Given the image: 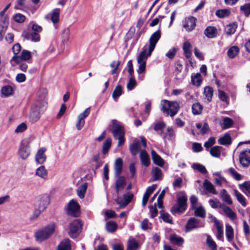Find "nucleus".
I'll return each instance as SVG.
<instances>
[{"label": "nucleus", "instance_id": "obj_1", "mask_svg": "<svg viewBox=\"0 0 250 250\" xmlns=\"http://www.w3.org/2000/svg\"><path fill=\"white\" fill-rule=\"evenodd\" d=\"M47 103L43 100L36 101L33 104L29 114V119L32 123L37 122L46 108Z\"/></svg>", "mask_w": 250, "mask_h": 250}, {"label": "nucleus", "instance_id": "obj_2", "mask_svg": "<svg viewBox=\"0 0 250 250\" xmlns=\"http://www.w3.org/2000/svg\"><path fill=\"white\" fill-rule=\"evenodd\" d=\"M176 204L171 208L173 214L183 213L187 208L188 198L184 191H181L177 194Z\"/></svg>", "mask_w": 250, "mask_h": 250}, {"label": "nucleus", "instance_id": "obj_3", "mask_svg": "<svg viewBox=\"0 0 250 250\" xmlns=\"http://www.w3.org/2000/svg\"><path fill=\"white\" fill-rule=\"evenodd\" d=\"M112 126L110 129L114 138L118 140V146L123 145L125 141V130L124 126L117 120L112 121Z\"/></svg>", "mask_w": 250, "mask_h": 250}, {"label": "nucleus", "instance_id": "obj_4", "mask_svg": "<svg viewBox=\"0 0 250 250\" xmlns=\"http://www.w3.org/2000/svg\"><path fill=\"white\" fill-rule=\"evenodd\" d=\"M161 111L166 116L173 117L178 112L179 109L178 104L176 102H170L167 100H163L161 103Z\"/></svg>", "mask_w": 250, "mask_h": 250}, {"label": "nucleus", "instance_id": "obj_5", "mask_svg": "<svg viewBox=\"0 0 250 250\" xmlns=\"http://www.w3.org/2000/svg\"><path fill=\"white\" fill-rule=\"evenodd\" d=\"M54 229V226L51 225L38 230L35 233L36 240L42 242L48 239L53 233Z\"/></svg>", "mask_w": 250, "mask_h": 250}, {"label": "nucleus", "instance_id": "obj_6", "mask_svg": "<svg viewBox=\"0 0 250 250\" xmlns=\"http://www.w3.org/2000/svg\"><path fill=\"white\" fill-rule=\"evenodd\" d=\"M19 154L23 160L26 159L30 154V143L27 139L21 141L19 148Z\"/></svg>", "mask_w": 250, "mask_h": 250}, {"label": "nucleus", "instance_id": "obj_7", "mask_svg": "<svg viewBox=\"0 0 250 250\" xmlns=\"http://www.w3.org/2000/svg\"><path fill=\"white\" fill-rule=\"evenodd\" d=\"M205 221L200 220L194 217L190 218L186 225V231H190L194 229L203 228L205 226Z\"/></svg>", "mask_w": 250, "mask_h": 250}, {"label": "nucleus", "instance_id": "obj_8", "mask_svg": "<svg viewBox=\"0 0 250 250\" xmlns=\"http://www.w3.org/2000/svg\"><path fill=\"white\" fill-rule=\"evenodd\" d=\"M83 224L79 219H75L69 225V234L71 237L76 238L80 233Z\"/></svg>", "mask_w": 250, "mask_h": 250}, {"label": "nucleus", "instance_id": "obj_9", "mask_svg": "<svg viewBox=\"0 0 250 250\" xmlns=\"http://www.w3.org/2000/svg\"><path fill=\"white\" fill-rule=\"evenodd\" d=\"M80 207L74 200H71L65 208V212L69 215L74 217H78L80 215Z\"/></svg>", "mask_w": 250, "mask_h": 250}, {"label": "nucleus", "instance_id": "obj_10", "mask_svg": "<svg viewBox=\"0 0 250 250\" xmlns=\"http://www.w3.org/2000/svg\"><path fill=\"white\" fill-rule=\"evenodd\" d=\"M49 203V198L47 195L41 196L36 203V211L37 216L43 211L47 207Z\"/></svg>", "mask_w": 250, "mask_h": 250}, {"label": "nucleus", "instance_id": "obj_11", "mask_svg": "<svg viewBox=\"0 0 250 250\" xmlns=\"http://www.w3.org/2000/svg\"><path fill=\"white\" fill-rule=\"evenodd\" d=\"M161 34L159 30L154 32L149 39V45L147 47L148 49V56H150L154 50L155 46L161 38Z\"/></svg>", "mask_w": 250, "mask_h": 250}, {"label": "nucleus", "instance_id": "obj_12", "mask_svg": "<svg viewBox=\"0 0 250 250\" xmlns=\"http://www.w3.org/2000/svg\"><path fill=\"white\" fill-rule=\"evenodd\" d=\"M239 160L243 167H248L250 165V149H247L241 151L239 156Z\"/></svg>", "mask_w": 250, "mask_h": 250}, {"label": "nucleus", "instance_id": "obj_13", "mask_svg": "<svg viewBox=\"0 0 250 250\" xmlns=\"http://www.w3.org/2000/svg\"><path fill=\"white\" fill-rule=\"evenodd\" d=\"M31 58V52L26 50H23L21 56L15 55L12 58L11 62L13 61L16 63H20L21 61H28L30 60Z\"/></svg>", "mask_w": 250, "mask_h": 250}, {"label": "nucleus", "instance_id": "obj_14", "mask_svg": "<svg viewBox=\"0 0 250 250\" xmlns=\"http://www.w3.org/2000/svg\"><path fill=\"white\" fill-rule=\"evenodd\" d=\"M196 19L193 17L187 18L183 21V27L188 32L193 30L196 26Z\"/></svg>", "mask_w": 250, "mask_h": 250}, {"label": "nucleus", "instance_id": "obj_15", "mask_svg": "<svg viewBox=\"0 0 250 250\" xmlns=\"http://www.w3.org/2000/svg\"><path fill=\"white\" fill-rule=\"evenodd\" d=\"M117 177V179L115 182V190L117 194L122 190L125 187L126 185V179L124 176H116Z\"/></svg>", "mask_w": 250, "mask_h": 250}, {"label": "nucleus", "instance_id": "obj_16", "mask_svg": "<svg viewBox=\"0 0 250 250\" xmlns=\"http://www.w3.org/2000/svg\"><path fill=\"white\" fill-rule=\"evenodd\" d=\"M9 24V18L6 17L0 20V41L3 40L6 30Z\"/></svg>", "mask_w": 250, "mask_h": 250}, {"label": "nucleus", "instance_id": "obj_17", "mask_svg": "<svg viewBox=\"0 0 250 250\" xmlns=\"http://www.w3.org/2000/svg\"><path fill=\"white\" fill-rule=\"evenodd\" d=\"M45 150L46 149L44 147H42L38 150L35 156L36 161L38 164H42L45 161L46 156L44 154Z\"/></svg>", "mask_w": 250, "mask_h": 250}, {"label": "nucleus", "instance_id": "obj_18", "mask_svg": "<svg viewBox=\"0 0 250 250\" xmlns=\"http://www.w3.org/2000/svg\"><path fill=\"white\" fill-rule=\"evenodd\" d=\"M221 209L224 211L226 215L231 220L235 219L237 218L236 214L229 207L225 204H222Z\"/></svg>", "mask_w": 250, "mask_h": 250}, {"label": "nucleus", "instance_id": "obj_19", "mask_svg": "<svg viewBox=\"0 0 250 250\" xmlns=\"http://www.w3.org/2000/svg\"><path fill=\"white\" fill-rule=\"evenodd\" d=\"M123 160L121 158H117L114 164L115 176H119L122 173L123 169Z\"/></svg>", "mask_w": 250, "mask_h": 250}, {"label": "nucleus", "instance_id": "obj_20", "mask_svg": "<svg viewBox=\"0 0 250 250\" xmlns=\"http://www.w3.org/2000/svg\"><path fill=\"white\" fill-rule=\"evenodd\" d=\"M169 241L172 244L178 246H182L184 242L182 237L175 234H172L169 236Z\"/></svg>", "mask_w": 250, "mask_h": 250}, {"label": "nucleus", "instance_id": "obj_21", "mask_svg": "<svg viewBox=\"0 0 250 250\" xmlns=\"http://www.w3.org/2000/svg\"><path fill=\"white\" fill-rule=\"evenodd\" d=\"M148 56V49L147 46H145L143 48L142 52L140 53L137 59L138 63L146 62Z\"/></svg>", "mask_w": 250, "mask_h": 250}, {"label": "nucleus", "instance_id": "obj_22", "mask_svg": "<svg viewBox=\"0 0 250 250\" xmlns=\"http://www.w3.org/2000/svg\"><path fill=\"white\" fill-rule=\"evenodd\" d=\"M204 34L208 38H213L217 36V28L214 26H208L204 31Z\"/></svg>", "mask_w": 250, "mask_h": 250}, {"label": "nucleus", "instance_id": "obj_23", "mask_svg": "<svg viewBox=\"0 0 250 250\" xmlns=\"http://www.w3.org/2000/svg\"><path fill=\"white\" fill-rule=\"evenodd\" d=\"M151 156L154 164L160 167H163L164 165L163 159L154 150L151 151Z\"/></svg>", "mask_w": 250, "mask_h": 250}, {"label": "nucleus", "instance_id": "obj_24", "mask_svg": "<svg viewBox=\"0 0 250 250\" xmlns=\"http://www.w3.org/2000/svg\"><path fill=\"white\" fill-rule=\"evenodd\" d=\"M191 47L192 45L188 41L185 42L183 44V49L184 55L187 59H189L191 56Z\"/></svg>", "mask_w": 250, "mask_h": 250}, {"label": "nucleus", "instance_id": "obj_25", "mask_svg": "<svg viewBox=\"0 0 250 250\" xmlns=\"http://www.w3.org/2000/svg\"><path fill=\"white\" fill-rule=\"evenodd\" d=\"M140 159L142 164L146 167L150 165L149 156L146 150H142L140 154Z\"/></svg>", "mask_w": 250, "mask_h": 250}, {"label": "nucleus", "instance_id": "obj_26", "mask_svg": "<svg viewBox=\"0 0 250 250\" xmlns=\"http://www.w3.org/2000/svg\"><path fill=\"white\" fill-rule=\"evenodd\" d=\"M234 121L229 117H224L220 125L223 129L229 128L233 126Z\"/></svg>", "mask_w": 250, "mask_h": 250}, {"label": "nucleus", "instance_id": "obj_27", "mask_svg": "<svg viewBox=\"0 0 250 250\" xmlns=\"http://www.w3.org/2000/svg\"><path fill=\"white\" fill-rule=\"evenodd\" d=\"M140 148V142L137 139H134L129 146V150L133 155H136Z\"/></svg>", "mask_w": 250, "mask_h": 250}, {"label": "nucleus", "instance_id": "obj_28", "mask_svg": "<svg viewBox=\"0 0 250 250\" xmlns=\"http://www.w3.org/2000/svg\"><path fill=\"white\" fill-rule=\"evenodd\" d=\"M194 210V215L196 217H199L205 218L206 216V212L203 206L196 207L192 208Z\"/></svg>", "mask_w": 250, "mask_h": 250}, {"label": "nucleus", "instance_id": "obj_29", "mask_svg": "<svg viewBox=\"0 0 250 250\" xmlns=\"http://www.w3.org/2000/svg\"><path fill=\"white\" fill-rule=\"evenodd\" d=\"M218 143L222 145H229L232 141L229 134L226 133L223 136L220 137L218 140Z\"/></svg>", "mask_w": 250, "mask_h": 250}, {"label": "nucleus", "instance_id": "obj_30", "mask_svg": "<svg viewBox=\"0 0 250 250\" xmlns=\"http://www.w3.org/2000/svg\"><path fill=\"white\" fill-rule=\"evenodd\" d=\"M204 187L205 189L208 192L213 194H217V192L212 184L208 180H205L204 182Z\"/></svg>", "mask_w": 250, "mask_h": 250}, {"label": "nucleus", "instance_id": "obj_31", "mask_svg": "<svg viewBox=\"0 0 250 250\" xmlns=\"http://www.w3.org/2000/svg\"><path fill=\"white\" fill-rule=\"evenodd\" d=\"M152 180L153 181L161 180L162 172L161 169L158 167H155L152 169Z\"/></svg>", "mask_w": 250, "mask_h": 250}, {"label": "nucleus", "instance_id": "obj_32", "mask_svg": "<svg viewBox=\"0 0 250 250\" xmlns=\"http://www.w3.org/2000/svg\"><path fill=\"white\" fill-rule=\"evenodd\" d=\"M87 188V183H84L83 184L78 188L77 190V193L79 198H80L81 199H83L84 197Z\"/></svg>", "mask_w": 250, "mask_h": 250}, {"label": "nucleus", "instance_id": "obj_33", "mask_svg": "<svg viewBox=\"0 0 250 250\" xmlns=\"http://www.w3.org/2000/svg\"><path fill=\"white\" fill-rule=\"evenodd\" d=\"M222 150V147L216 146L212 147L209 150L210 155L214 157L218 158L220 156Z\"/></svg>", "mask_w": 250, "mask_h": 250}, {"label": "nucleus", "instance_id": "obj_34", "mask_svg": "<svg viewBox=\"0 0 250 250\" xmlns=\"http://www.w3.org/2000/svg\"><path fill=\"white\" fill-rule=\"evenodd\" d=\"M35 174L42 178L46 179L47 177V171L44 166H41L36 169Z\"/></svg>", "mask_w": 250, "mask_h": 250}, {"label": "nucleus", "instance_id": "obj_35", "mask_svg": "<svg viewBox=\"0 0 250 250\" xmlns=\"http://www.w3.org/2000/svg\"><path fill=\"white\" fill-rule=\"evenodd\" d=\"M118 228L117 224L114 221H109L106 222L105 225V229L106 231L110 233L115 232Z\"/></svg>", "mask_w": 250, "mask_h": 250}, {"label": "nucleus", "instance_id": "obj_36", "mask_svg": "<svg viewBox=\"0 0 250 250\" xmlns=\"http://www.w3.org/2000/svg\"><path fill=\"white\" fill-rule=\"evenodd\" d=\"M220 195L223 201L229 205H231L232 204L230 196L227 193V191L225 189H223L221 190Z\"/></svg>", "mask_w": 250, "mask_h": 250}, {"label": "nucleus", "instance_id": "obj_37", "mask_svg": "<svg viewBox=\"0 0 250 250\" xmlns=\"http://www.w3.org/2000/svg\"><path fill=\"white\" fill-rule=\"evenodd\" d=\"M70 241L69 239H65L59 245L57 250H70Z\"/></svg>", "mask_w": 250, "mask_h": 250}, {"label": "nucleus", "instance_id": "obj_38", "mask_svg": "<svg viewBox=\"0 0 250 250\" xmlns=\"http://www.w3.org/2000/svg\"><path fill=\"white\" fill-rule=\"evenodd\" d=\"M191 83L193 85L196 86L200 85L202 79L201 74L197 73L195 74H192L191 76Z\"/></svg>", "mask_w": 250, "mask_h": 250}, {"label": "nucleus", "instance_id": "obj_39", "mask_svg": "<svg viewBox=\"0 0 250 250\" xmlns=\"http://www.w3.org/2000/svg\"><path fill=\"white\" fill-rule=\"evenodd\" d=\"M60 9L59 8L54 9L51 15V20L53 23H58L59 21Z\"/></svg>", "mask_w": 250, "mask_h": 250}, {"label": "nucleus", "instance_id": "obj_40", "mask_svg": "<svg viewBox=\"0 0 250 250\" xmlns=\"http://www.w3.org/2000/svg\"><path fill=\"white\" fill-rule=\"evenodd\" d=\"M226 235L229 242L231 241L234 237L233 229L231 226L228 224L226 225Z\"/></svg>", "mask_w": 250, "mask_h": 250}, {"label": "nucleus", "instance_id": "obj_41", "mask_svg": "<svg viewBox=\"0 0 250 250\" xmlns=\"http://www.w3.org/2000/svg\"><path fill=\"white\" fill-rule=\"evenodd\" d=\"M237 27V24L234 22L227 25L225 28L226 34L229 35L233 34L236 31Z\"/></svg>", "mask_w": 250, "mask_h": 250}, {"label": "nucleus", "instance_id": "obj_42", "mask_svg": "<svg viewBox=\"0 0 250 250\" xmlns=\"http://www.w3.org/2000/svg\"><path fill=\"white\" fill-rule=\"evenodd\" d=\"M203 110V106L199 103L193 104L192 106V111L194 115L201 114Z\"/></svg>", "mask_w": 250, "mask_h": 250}, {"label": "nucleus", "instance_id": "obj_43", "mask_svg": "<svg viewBox=\"0 0 250 250\" xmlns=\"http://www.w3.org/2000/svg\"><path fill=\"white\" fill-rule=\"evenodd\" d=\"M239 49L236 46L231 47L228 51V57L230 58H234L239 53Z\"/></svg>", "mask_w": 250, "mask_h": 250}, {"label": "nucleus", "instance_id": "obj_44", "mask_svg": "<svg viewBox=\"0 0 250 250\" xmlns=\"http://www.w3.org/2000/svg\"><path fill=\"white\" fill-rule=\"evenodd\" d=\"M213 89L209 86H206L204 88V93L208 102H210L213 96Z\"/></svg>", "mask_w": 250, "mask_h": 250}, {"label": "nucleus", "instance_id": "obj_45", "mask_svg": "<svg viewBox=\"0 0 250 250\" xmlns=\"http://www.w3.org/2000/svg\"><path fill=\"white\" fill-rule=\"evenodd\" d=\"M138 247V243L135 239H131L128 241L126 250H136Z\"/></svg>", "mask_w": 250, "mask_h": 250}, {"label": "nucleus", "instance_id": "obj_46", "mask_svg": "<svg viewBox=\"0 0 250 250\" xmlns=\"http://www.w3.org/2000/svg\"><path fill=\"white\" fill-rule=\"evenodd\" d=\"M122 92H123L122 87L121 85H120L119 84L117 85L115 87V88L112 93V96L113 98L114 99V100L116 101V99L122 95Z\"/></svg>", "mask_w": 250, "mask_h": 250}, {"label": "nucleus", "instance_id": "obj_47", "mask_svg": "<svg viewBox=\"0 0 250 250\" xmlns=\"http://www.w3.org/2000/svg\"><path fill=\"white\" fill-rule=\"evenodd\" d=\"M192 167L194 170H197L202 174H205L207 172V170L203 165L199 163H193Z\"/></svg>", "mask_w": 250, "mask_h": 250}, {"label": "nucleus", "instance_id": "obj_48", "mask_svg": "<svg viewBox=\"0 0 250 250\" xmlns=\"http://www.w3.org/2000/svg\"><path fill=\"white\" fill-rule=\"evenodd\" d=\"M234 195L236 196L238 201L244 207H246L247 203L245 201L244 197L238 190H234Z\"/></svg>", "mask_w": 250, "mask_h": 250}, {"label": "nucleus", "instance_id": "obj_49", "mask_svg": "<svg viewBox=\"0 0 250 250\" xmlns=\"http://www.w3.org/2000/svg\"><path fill=\"white\" fill-rule=\"evenodd\" d=\"M111 145V139L110 138L107 139L105 141L103 146L102 152L103 154L105 155L108 152L109 148H110Z\"/></svg>", "mask_w": 250, "mask_h": 250}, {"label": "nucleus", "instance_id": "obj_50", "mask_svg": "<svg viewBox=\"0 0 250 250\" xmlns=\"http://www.w3.org/2000/svg\"><path fill=\"white\" fill-rule=\"evenodd\" d=\"M230 14V11L226 9L218 10L215 12V15L219 18H224L228 16Z\"/></svg>", "mask_w": 250, "mask_h": 250}, {"label": "nucleus", "instance_id": "obj_51", "mask_svg": "<svg viewBox=\"0 0 250 250\" xmlns=\"http://www.w3.org/2000/svg\"><path fill=\"white\" fill-rule=\"evenodd\" d=\"M23 36L27 39H31L33 42H39L40 40L39 33L37 32H32L28 37L24 35V33L23 34Z\"/></svg>", "mask_w": 250, "mask_h": 250}, {"label": "nucleus", "instance_id": "obj_52", "mask_svg": "<svg viewBox=\"0 0 250 250\" xmlns=\"http://www.w3.org/2000/svg\"><path fill=\"white\" fill-rule=\"evenodd\" d=\"M13 89L10 85H5L2 87L1 89V93L5 96L7 97L12 94Z\"/></svg>", "mask_w": 250, "mask_h": 250}, {"label": "nucleus", "instance_id": "obj_53", "mask_svg": "<svg viewBox=\"0 0 250 250\" xmlns=\"http://www.w3.org/2000/svg\"><path fill=\"white\" fill-rule=\"evenodd\" d=\"M70 31L68 29H65L62 34V43L63 45L69 41Z\"/></svg>", "mask_w": 250, "mask_h": 250}, {"label": "nucleus", "instance_id": "obj_54", "mask_svg": "<svg viewBox=\"0 0 250 250\" xmlns=\"http://www.w3.org/2000/svg\"><path fill=\"white\" fill-rule=\"evenodd\" d=\"M207 243L208 247L210 248L211 250H217V245L215 242L212 239L211 237L208 235H207Z\"/></svg>", "mask_w": 250, "mask_h": 250}, {"label": "nucleus", "instance_id": "obj_55", "mask_svg": "<svg viewBox=\"0 0 250 250\" xmlns=\"http://www.w3.org/2000/svg\"><path fill=\"white\" fill-rule=\"evenodd\" d=\"M240 9L246 17H248L250 15V3L241 6Z\"/></svg>", "mask_w": 250, "mask_h": 250}, {"label": "nucleus", "instance_id": "obj_56", "mask_svg": "<svg viewBox=\"0 0 250 250\" xmlns=\"http://www.w3.org/2000/svg\"><path fill=\"white\" fill-rule=\"evenodd\" d=\"M208 203L210 207L213 208H220L221 206L223 204H221L220 202L216 199H210L208 201Z\"/></svg>", "mask_w": 250, "mask_h": 250}, {"label": "nucleus", "instance_id": "obj_57", "mask_svg": "<svg viewBox=\"0 0 250 250\" xmlns=\"http://www.w3.org/2000/svg\"><path fill=\"white\" fill-rule=\"evenodd\" d=\"M229 171L231 174V175L236 180L239 181L242 179V176L239 173L235 171V170L232 168L230 167L229 169Z\"/></svg>", "mask_w": 250, "mask_h": 250}, {"label": "nucleus", "instance_id": "obj_58", "mask_svg": "<svg viewBox=\"0 0 250 250\" xmlns=\"http://www.w3.org/2000/svg\"><path fill=\"white\" fill-rule=\"evenodd\" d=\"M174 134L173 128L171 127H168L167 128V132L164 135L162 134V136L164 139L167 138L168 139H170L174 136Z\"/></svg>", "mask_w": 250, "mask_h": 250}, {"label": "nucleus", "instance_id": "obj_59", "mask_svg": "<svg viewBox=\"0 0 250 250\" xmlns=\"http://www.w3.org/2000/svg\"><path fill=\"white\" fill-rule=\"evenodd\" d=\"M240 189L243 192H245L246 191L250 190V182L246 181L243 183L239 185Z\"/></svg>", "mask_w": 250, "mask_h": 250}, {"label": "nucleus", "instance_id": "obj_60", "mask_svg": "<svg viewBox=\"0 0 250 250\" xmlns=\"http://www.w3.org/2000/svg\"><path fill=\"white\" fill-rule=\"evenodd\" d=\"M217 229V235L216 237L218 239L221 240L223 237V228L222 225L221 224L216 226Z\"/></svg>", "mask_w": 250, "mask_h": 250}, {"label": "nucleus", "instance_id": "obj_61", "mask_svg": "<svg viewBox=\"0 0 250 250\" xmlns=\"http://www.w3.org/2000/svg\"><path fill=\"white\" fill-rule=\"evenodd\" d=\"M136 85V82L133 77L129 78L128 82L127 84V88L128 90H132Z\"/></svg>", "mask_w": 250, "mask_h": 250}, {"label": "nucleus", "instance_id": "obj_62", "mask_svg": "<svg viewBox=\"0 0 250 250\" xmlns=\"http://www.w3.org/2000/svg\"><path fill=\"white\" fill-rule=\"evenodd\" d=\"M166 125V124L164 122H159L154 125L153 128L156 131H162L165 128Z\"/></svg>", "mask_w": 250, "mask_h": 250}, {"label": "nucleus", "instance_id": "obj_63", "mask_svg": "<svg viewBox=\"0 0 250 250\" xmlns=\"http://www.w3.org/2000/svg\"><path fill=\"white\" fill-rule=\"evenodd\" d=\"M13 19L16 22L22 23L25 21V17L22 14L18 13L14 15Z\"/></svg>", "mask_w": 250, "mask_h": 250}, {"label": "nucleus", "instance_id": "obj_64", "mask_svg": "<svg viewBox=\"0 0 250 250\" xmlns=\"http://www.w3.org/2000/svg\"><path fill=\"white\" fill-rule=\"evenodd\" d=\"M215 143V139L214 137H210L208 140L206 142L204 145L206 149H208L211 147Z\"/></svg>", "mask_w": 250, "mask_h": 250}]
</instances>
